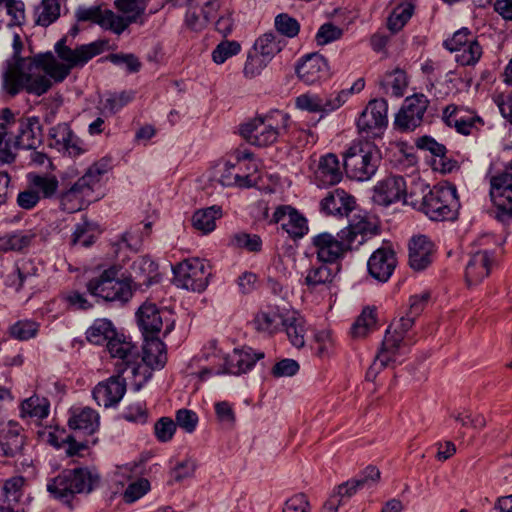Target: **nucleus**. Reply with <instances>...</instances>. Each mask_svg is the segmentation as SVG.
<instances>
[{
    "label": "nucleus",
    "instance_id": "1",
    "mask_svg": "<svg viewBox=\"0 0 512 512\" xmlns=\"http://www.w3.org/2000/svg\"><path fill=\"white\" fill-rule=\"evenodd\" d=\"M63 38L55 45L59 58L66 63H60L51 53L37 55L28 59H20L3 75V88L10 94L16 95L21 90L37 96L46 93L52 86V81L62 82L74 67L85 65L90 59L102 53L104 43L95 41L71 49Z\"/></svg>",
    "mask_w": 512,
    "mask_h": 512
},
{
    "label": "nucleus",
    "instance_id": "2",
    "mask_svg": "<svg viewBox=\"0 0 512 512\" xmlns=\"http://www.w3.org/2000/svg\"><path fill=\"white\" fill-rule=\"evenodd\" d=\"M409 198L406 204L421 211L431 220L457 218L460 203L455 186L437 185L430 189L423 182H414L410 187Z\"/></svg>",
    "mask_w": 512,
    "mask_h": 512
},
{
    "label": "nucleus",
    "instance_id": "3",
    "mask_svg": "<svg viewBox=\"0 0 512 512\" xmlns=\"http://www.w3.org/2000/svg\"><path fill=\"white\" fill-rule=\"evenodd\" d=\"M148 0H115L114 6L120 14L103 8L92 6L79 8L76 17L79 21H90L116 35L122 34L131 24L145 23V11Z\"/></svg>",
    "mask_w": 512,
    "mask_h": 512
},
{
    "label": "nucleus",
    "instance_id": "4",
    "mask_svg": "<svg viewBox=\"0 0 512 512\" xmlns=\"http://www.w3.org/2000/svg\"><path fill=\"white\" fill-rule=\"evenodd\" d=\"M289 121L287 113L275 110L247 120L240 125L239 132L250 145L267 147L287 132Z\"/></svg>",
    "mask_w": 512,
    "mask_h": 512
},
{
    "label": "nucleus",
    "instance_id": "5",
    "mask_svg": "<svg viewBox=\"0 0 512 512\" xmlns=\"http://www.w3.org/2000/svg\"><path fill=\"white\" fill-rule=\"evenodd\" d=\"M100 483V475L87 467L65 469L47 482V491L63 503L70 504L76 494H89Z\"/></svg>",
    "mask_w": 512,
    "mask_h": 512
},
{
    "label": "nucleus",
    "instance_id": "6",
    "mask_svg": "<svg viewBox=\"0 0 512 512\" xmlns=\"http://www.w3.org/2000/svg\"><path fill=\"white\" fill-rule=\"evenodd\" d=\"M415 318L406 314L396 323L391 324L386 330L381 347L375 356L373 363L367 370L366 379L374 381L377 375L386 367L397 362L400 348L404 343L405 334L411 329Z\"/></svg>",
    "mask_w": 512,
    "mask_h": 512
},
{
    "label": "nucleus",
    "instance_id": "7",
    "mask_svg": "<svg viewBox=\"0 0 512 512\" xmlns=\"http://www.w3.org/2000/svg\"><path fill=\"white\" fill-rule=\"evenodd\" d=\"M381 162L378 147L369 141L354 143L344 154L347 175L358 181H366L376 173Z\"/></svg>",
    "mask_w": 512,
    "mask_h": 512
},
{
    "label": "nucleus",
    "instance_id": "8",
    "mask_svg": "<svg viewBox=\"0 0 512 512\" xmlns=\"http://www.w3.org/2000/svg\"><path fill=\"white\" fill-rule=\"evenodd\" d=\"M87 290L105 301L127 302L132 297V285L125 280L119 266H111L99 276L89 280Z\"/></svg>",
    "mask_w": 512,
    "mask_h": 512
},
{
    "label": "nucleus",
    "instance_id": "9",
    "mask_svg": "<svg viewBox=\"0 0 512 512\" xmlns=\"http://www.w3.org/2000/svg\"><path fill=\"white\" fill-rule=\"evenodd\" d=\"M107 172L104 164L96 163L91 166L87 172L74 183L73 186L60 197V204L64 211L74 213L82 210L91 201V195L101 180L103 174Z\"/></svg>",
    "mask_w": 512,
    "mask_h": 512
},
{
    "label": "nucleus",
    "instance_id": "10",
    "mask_svg": "<svg viewBox=\"0 0 512 512\" xmlns=\"http://www.w3.org/2000/svg\"><path fill=\"white\" fill-rule=\"evenodd\" d=\"M174 282L177 287L203 292L211 277V271L204 261L198 258L186 259L173 268Z\"/></svg>",
    "mask_w": 512,
    "mask_h": 512
},
{
    "label": "nucleus",
    "instance_id": "11",
    "mask_svg": "<svg viewBox=\"0 0 512 512\" xmlns=\"http://www.w3.org/2000/svg\"><path fill=\"white\" fill-rule=\"evenodd\" d=\"M312 245L315 248L317 258L323 263H334L344 256L352 246L346 237H342V231L336 235L328 232L317 234L312 238Z\"/></svg>",
    "mask_w": 512,
    "mask_h": 512
},
{
    "label": "nucleus",
    "instance_id": "12",
    "mask_svg": "<svg viewBox=\"0 0 512 512\" xmlns=\"http://www.w3.org/2000/svg\"><path fill=\"white\" fill-rule=\"evenodd\" d=\"M388 103L385 99H373L363 110L357 120L360 133L367 137L379 136L388 124Z\"/></svg>",
    "mask_w": 512,
    "mask_h": 512
},
{
    "label": "nucleus",
    "instance_id": "13",
    "mask_svg": "<svg viewBox=\"0 0 512 512\" xmlns=\"http://www.w3.org/2000/svg\"><path fill=\"white\" fill-rule=\"evenodd\" d=\"M429 106L424 94L407 97L395 117V126L401 131H412L419 127Z\"/></svg>",
    "mask_w": 512,
    "mask_h": 512
},
{
    "label": "nucleus",
    "instance_id": "14",
    "mask_svg": "<svg viewBox=\"0 0 512 512\" xmlns=\"http://www.w3.org/2000/svg\"><path fill=\"white\" fill-rule=\"evenodd\" d=\"M107 349L111 357L118 359L115 364L117 373L122 374L128 369H131L133 375L137 373L139 369V352L131 341H128L123 335L115 334L108 341Z\"/></svg>",
    "mask_w": 512,
    "mask_h": 512
},
{
    "label": "nucleus",
    "instance_id": "15",
    "mask_svg": "<svg viewBox=\"0 0 512 512\" xmlns=\"http://www.w3.org/2000/svg\"><path fill=\"white\" fill-rule=\"evenodd\" d=\"M490 197L494 205L512 217V163L490 179Z\"/></svg>",
    "mask_w": 512,
    "mask_h": 512
},
{
    "label": "nucleus",
    "instance_id": "16",
    "mask_svg": "<svg viewBox=\"0 0 512 512\" xmlns=\"http://www.w3.org/2000/svg\"><path fill=\"white\" fill-rule=\"evenodd\" d=\"M496 265L494 252L487 249L473 253L466 265L465 280L468 286L478 285L489 276Z\"/></svg>",
    "mask_w": 512,
    "mask_h": 512
},
{
    "label": "nucleus",
    "instance_id": "17",
    "mask_svg": "<svg viewBox=\"0 0 512 512\" xmlns=\"http://www.w3.org/2000/svg\"><path fill=\"white\" fill-rule=\"evenodd\" d=\"M219 0H190L187 4L186 24L193 30L204 29L219 10Z\"/></svg>",
    "mask_w": 512,
    "mask_h": 512
},
{
    "label": "nucleus",
    "instance_id": "18",
    "mask_svg": "<svg viewBox=\"0 0 512 512\" xmlns=\"http://www.w3.org/2000/svg\"><path fill=\"white\" fill-rule=\"evenodd\" d=\"M348 99V92L340 91L336 96L323 97L318 94H302L296 98V106L311 113H328L341 107Z\"/></svg>",
    "mask_w": 512,
    "mask_h": 512
},
{
    "label": "nucleus",
    "instance_id": "19",
    "mask_svg": "<svg viewBox=\"0 0 512 512\" xmlns=\"http://www.w3.org/2000/svg\"><path fill=\"white\" fill-rule=\"evenodd\" d=\"M9 124L13 125L15 134L14 147L35 150L42 143L41 125L36 118L19 119Z\"/></svg>",
    "mask_w": 512,
    "mask_h": 512
},
{
    "label": "nucleus",
    "instance_id": "20",
    "mask_svg": "<svg viewBox=\"0 0 512 512\" xmlns=\"http://www.w3.org/2000/svg\"><path fill=\"white\" fill-rule=\"evenodd\" d=\"M375 198L382 205H389L399 200H410L409 192L404 178L398 175H391L380 181L375 187Z\"/></svg>",
    "mask_w": 512,
    "mask_h": 512
},
{
    "label": "nucleus",
    "instance_id": "21",
    "mask_svg": "<svg viewBox=\"0 0 512 512\" xmlns=\"http://www.w3.org/2000/svg\"><path fill=\"white\" fill-rule=\"evenodd\" d=\"M396 264L395 252L390 247H381L370 256L367 267L374 279L386 282L391 277Z\"/></svg>",
    "mask_w": 512,
    "mask_h": 512
},
{
    "label": "nucleus",
    "instance_id": "22",
    "mask_svg": "<svg viewBox=\"0 0 512 512\" xmlns=\"http://www.w3.org/2000/svg\"><path fill=\"white\" fill-rule=\"evenodd\" d=\"M50 146L69 156H77L83 152L81 141L67 123H61L49 131Z\"/></svg>",
    "mask_w": 512,
    "mask_h": 512
},
{
    "label": "nucleus",
    "instance_id": "23",
    "mask_svg": "<svg viewBox=\"0 0 512 512\" xmlns=\"http://www.w3.org/2000/svg\"><path fill=\"white\" fill-rule=\"evenodd\" d=\"M118 373L111 376L108 380L99 383L93 390V398L99 406L105 408L117 404L125 394L126 383Z\"/></svg>",
    "mask_w": 512,
    "mask_h": 512
},
{
    "label": "nucleus",
    "instance_id": "24",
    "mask_svg": "<svg viewBox=\"0 0 512 512\" xmlns=\"http://www.w3.org/2000/svg\"><path fill=\"white\" fill-rule=\"evenodd\" d=\"M271 222L281 223L282 228L293 238H301L308 231L306 219L291 206L277 207Z\"/></svg>",
    "mask_w": 512,
    "mask_h": 512
},
{
    "label": "nucleus",
    "instance_id": "25",
    "mask_svg": "<svg viewBox=\"0 0 512 512\" xmlns=\"http://www.w3.org/2000/svg\"><path fill=\"white\" fill-rule=\"evenodd\" d=\"M264 357L263 352H254L250 347L234 349L225 359V368L223 371H217V374L228 373L240 375L250 370L255 362Z\"/></svg>",
    "mask_w": 512,
    "mask_h": 512
},
{
    "label": "nucleus",
    "instance_id": "26",
    "mask_svg": "<svg viewBox=\"0 0 512 512\" xmlns=\"http://www.w3.org/2000/svg\"><path fill=\"white\" fill-rule=\"evenodd\" d=\"M296 72L303 82L314 84L328 75V65L322 55L312 53L302 58L296 67Z\"/></svg>",
    "mask_w": 512,
    "mask_h": 512
},
{
    "label": "nucleus",
    "instance_id": "27",
    "mask_svg": "<svg viewBox=\"0 0 512 512\" xmlns=\"http://www.w3.org/2000/svg\"><path fill=\"white\" fill-rule=\"evenodd\" d=\"M433 243L424 235L415 236L409 244V264L415 271H422L432 263Z\"/></svg>",
    "mask_w": 512,
    "mask_h": 512
},
{
    "label": "nucleus",
    "instance_id": "28",
    "mask_svg": "<svg viewBox=\"0 0 512 512\" xmlns=\"http://www.w3.org/2000/svg\"><path fill=\"white\" fill-rule=\"evenodd\" d=\"M144 337L158 336L163 327V316L154 303H143L136 313Z\"/></svg>",
    "mask_w": 512,
    "mask_h": 512
},
{
    "label": "nucleus",
    "instance_id": "29",
    "mask_svg": "<svg viewBox=\"0 0 512 512\" xmlns=\"http://www.w3.org/2000/svg\"><path fill=\"white\" fill-rule=\"evenodd\" d=\"M125 280H128L130 284L134 281L137 285L149 286L153 282L158 281V265L148 256L138 257L133 261L130 272Z\"/></svg>",
    "mask_w": 512,
    "mask_h": 512
},
{
    "label": "nucleus",
    "instance_id": "30",
    "mask_svg": "<svg viewBox=\"0 0 512 512\" xmlns=\"http://www.w3.org/2000/svg\"><path fill=\"white\" fill-rule=\"evenodd\" d=\"M442 119L448 126L455 127L457 132L468 135L474 125L475 116L465 108L450 104L444 109Z\"/></svg>",
    "mask_w": 512,
    "mask_h": 512
},
{
    "label": "nucleus",
    "instance_id": "31",
    "mask_svg": "<svg viewBox=\"0 0 512 512\" xmlns=\"http://www.w3.org/2000/svg\"><path fill=\"white\" fill-rule=\"evenodd\" d=\"M354 199L342 189L328 192L321 201V208L331 215H348L354 209Z\"/></svg>",
    "mask_w": 512,
    "mask_h": 512
},
{
    "label": "nucleus",
    "instance_id": "32",
    "mask_svg": "<svg viewBox=\"0 0 512 512\" xmlns=\"http://www.w3.org/2000/svg\"><path fill=\"white\" fill-rule=\"evenodd\" d=\"M316 178L323 185H334L340 182L342 170L335 154L329 153L320 158Z\"/></svg>",
    "mask_w": 512,
    "mask_h": 512
},
{
    "label": "nucleus",
    "instance_id": "33",
    "mask_svg": "<svg viewBox=\"0 0 512 512\" xmlns=\"http://www.w3.org/2000/svg\"><path fill=\"white\" fill-rule=\"evenodd\" d=\"M142 361L153 369L162 368L167 361L165 344L158 336L144 337Z\"/></svg>",
    "mask_w": 512,
    "mask_h": 512
},
{
    "label": "nucleus",
    "instance_id": "34",
    "mask_svg": "<svg viewBox=\"0 0 512 512\" xmlns=\"http://www.w3.org/2000/svg\"><path fill=\"white\" fill-rule=\"evenodd\" d=\"M69 427L74 431H81L84 434H93L99 426V416L91 408H83L73 412L68 420Z\"/></svg>",
    "mask_w": 512,
    "mask_h": 512
},
{
    "label": "nucleus",
    "instance_id": "35",
    "mask_svg": "<svg viewBox=\"0 0 512 512\" xmlns=\"http://www.w3.org/2000/svg\"><path fill=\"white\" fill-rule=\"evenodd\" d=\"M24 445V437L17 427L3 428L0 431V454L14 457L19 454Z\"/></svg>",
    "mask_w": 512,
    "mask_h": 512
},
{
    "label": "nucleus",
    "instance_id": "36",
    "mask_svg": "<svg viewBox=\"0 0 512 512\" xmlns=\"http://www.w3.org/2000/svg\"><path fill=\"white\" fill-rule=\"evenodd\" d=\"M288 340L295 348H302L305 345L306 327L304 319L295 313L287 315L282 320Z\"/></svg>",
    "mask_w": 512,
    "mask_h": 512
},
{
    "label": "nucleus",
    "instance_id": "37",
    "mask_svg": "<svg viewBox=\"0 0 512 512\" xmlns=\"http://www.w3.org/2000/svg\"><path fill=\"white\" fill-rule=\"evenodd\" d=\"M377 230L378 229L375 224L371 223L366 218H360L357 222L349 224L341 231L342 237H346L353 247L355 242L362 244L366 235L377 234Z\"/></svg>",
    "mask_w": 512,
    "mask_h": 512
},
{
    "label": "nucleus",
    "instance_id": "38",
    "mask_svg": "<svg viewBox=\"0 0 512 512\" xmlns=\"http://www.w3.org/2000/svg\"><path fill=\"white\" fill-rule=\"evenodd\" d=\"M285 42L274 33H266L259 37L255 44L254 49L267 62L278 54L284 47Z\"/></svg>",
    "mask_w": 512,
    "mask_h": 512
},
{
    "label": "nucleus",
    "instance_id": "39",
    "mask_svg": "<svg viewBox=\"0 0 512 512\" xmlns=\"http://www.w3.org/2000/svg\"><path fill=\"white\" fill-rule=\"evenodd\" d=\"M35 236L32 231H17L0 236V252L21 251L31 244Z\"/></svg>",
    "mask_w": 512,
    "mask_h": 512
},
{
    "label": "nucleus",
    "instance_id": "40",
    "mask_svg": "<svg viewBox=\"0 0 512 512\" xmlns=\"http://www.w3.org/2000/svg\"><path fill=\"white\" fill-rule=\"evenodd\" d=\"M219 217H221V208L218 206H211L206 209L196 211L192 216V225L196 230L203 234H207L215 229V220Z\"/></svg>",
    "mask_w": 512,
    "mask_h": 512
},
{
    "label": "nucleus",
    "instance_id": "41",
    "mask_svg": "<svg viewBox=\"0 0 512 512\" xmlns=\"http://www.w3.org/2000/svg\"><path fill=\"white\" fill-rule=\"evenodd\" d=\"M116 334L112 323L107 319H97L93 325L87 330L86 338L89 342L101 345L108 343Z\"/></svg>",
    "mask_w": 512,
    "mask_h": 512
},
{
    "label": "nucleus",
    "instance_id": "42",
    "mask_svg": "<svg viewBox=\"0 0 512 512\" xmlns=\"http://www.w3.org/2000/svg\"><path fill=\"white\" fill-rule=\"evenodd\" d=\"M28 183L41 198H51L58 189V180L52 175L29 174Z\"/></svg>",
    "mask_w": 512,
    "mask_h": 512
},
{
    "label": "nucleus",
    "instance_id": "43",
    "mask_svg": "<svg viewBox=\"0 0 512 512\" xmlns=\"http://www.w3.org/2000/svg\"><path fill=\"white\" fill-rule=\"evenodd\" d=\"M335 277V273L325 263L311 266L305 276L304 283L310 289H315L320 285L330 284Z\"/></svg>",
    "mask_w": 512,
    "mask_h": 512
},
{
    "label": "nucleus",
    "instance_id": "44",
    "mask_svg": "<svg viewBox=\"0 0 512 512\" xmlns=\"http://www.w3.org/2000/svg\"><path fill=\"white\" fill-rule=\"evenodd\" d=\"M219 172L221 173L219 182L223 186L248 188L254 185V180H252L251 175H241L240 173L235 172V165L229 162H226Z\"/></svg>",
    "mask_w": 512,
    "mask_h": 512
},
{
    "label": "nucleus",
    "instance_id": "45",
    "mask_svg": "<svg viewBox=\"0 0 512 512\" xmlns=\"http://www.w3.org/2000/svg\"><path fill=\"white\" fill-rule=\"evenodd\" d=\"M7 15L8 26H20L25 21V5L20 0H0V16Z\"/></svg>",
    "mask_w": 512,
    "mask_h": 512
},
{
    "label": "nucleus",
    "instance_id": "46",
    "mask_svg": "<svg viewBox=\"0 0 512 512\" xmlns=\"http://www.w3.org/2000/svg\"><path fill=\"white\" fill-rule=\"evenodd\" d=\"M49 414V402L46 398L31 396L21 404L22 417H34L43 419Z\"/></svg>",
    "mask_w": 512,
    "mask_h": 512
},
{
    "label": "nucleus",
    "instance_id": "47",
    "mask_svg": "<svg viewBox=\"0 0 512 512\" xmlns=\"http://www.w3.org/2000/svg\"><path fill=\"white\" fill-rule=\"evenodd\" d=\"M36 23L47 27L55 22L60 16V4L58 0H42L36 10Z\"/></svg>",
    "mask_w": 512,
    "mask_h": 512
},
{
    "label": "nucleus",
    "instance_id": "48",
    "mask_svg": "<svg viewBox=\"0 0 512 512\" xmlns=\"http://www.w3.org/2000/svg\"><path fill=\"white\" fill-rule=\"evenodd\" d=\"M284 318L277 311L269 309L260 311L254 319V324L258 331L273 333L280 324L282 325Z\"/></svg>",
    "mask_w": 512,
    "mask_h": 512
},
{
    "label": "nucleus",
    "instance_id": "49",
    "mask_svg": "<svg viewBox=\"0 0 512 512\" xmlns=\"http://www.w3.org/2000/svg\"><path fill=\"white\" fill-rule=\"evenodd\" d=\"M482 47L476 40L468 42L460 50L456 52L455 60L462 66H473L475 65L482 56Z\"/></svg>",
    "mask_w": 512,
    "mask_h": 512
},
{
    "label": "nucleus",
    "instance_id": "50",
    "mask_svg": "<svg viewBox=\"0 0 512 512\" xmlns=\"http://www.w3.org/2000/svg\"><path fill=\"white\" fill-rule=\"evenodd\" d=\"M375 324V311L369 308L364 309L351 328L352 336L354 338L365 337Z\"/></svg>",
    "mask_w": 512,
    "mask_h": 512
},
{
    "label": "nucleus",
    "instance_id": "51",
    "mask_svg": "<svg viewBox=\"0 0 512 512\" xmlns=\"http://www.w3.org/2000/svg\"><path fill=\"white\" fill-rule=\"evenodd\" d=\"M229 244L234 248L246 249L249 252H259L262 247V240L256 234L238 232L231 236Z\"/></svg>",
    "mask_w": 512,
    "mask_h": 512
},
{
    "label": "nucleus",
    "instance_id": "52",
    "mask_svg": "<svg viewBox=\"0 0 512 512\" xmlns=\"http://www.w3.org/2000/svg\"><path fill=\"white\" fill-rule=\"evenodd\" d=\"M413 5L411 3H405L396 7L390 17L388 18V28L392 32L399 31L411 18L413 14Z\"/></svg>",
    "mask_w": 512,
    "mask_h": 512
},
{
    "label": "nucleus",
    "instance_id": "53",
    "mask_svg": "<svg viewBox=\"0 0 512 512\" xmlns=\"http://www.w3.org/2000/svg\"><path fill=\"white\" fill-rule=\"evenodd\" d=\"M9 335L19 341L33 338L38 332V324L30 320H19L9 327Z\"/></svg>",
    "mask_w": 512,
    "mask_h": 512
},
{
    "label": "nucleus",
    "instance_id": "54",
    "mask_svg": "<svg viewBox=\"0 0 512 512\" xmlns=\"http://www.w3.org/2000/svg\"><path fill=\"white\" fill-rule=\"evenodd\" d=\"M13 125L7 123H0V160L5 163H11L15 154L11 145V138L9 135L13 134L12 131Z\"/></svg>",
    "mask_w": 512,
    "mask_h": 512
},
{
    "label": "nucleus",
    "instance_id": "55",
    "mask_svg": "<svg viewBox=\"0 0 512 512\" xmlns=\"http://www.w3.org/2000/svg\"><path fill=\"white\" fill-rule=\"evenodd\" d=\"M24 484L23 477H12L5 481L3 486V500L2 503H15L20 502L22 497V487Z\"/></svg>",
    "mask_w": 512,
    "mask_h": 512
},
{
    "label": "nucleus",
    "instance_id": "56",
    "mask_svg": "<svg viewBox=\"0 0 512 512\" xmlns=\"http://www.w3.org/2000/svg\"><path fill=\"white\" fill-rule=\"evenodd\" d=\"M240 50L241 46L237 41H222L213 50L212 59L216 64H222Z\"/></svg>",
    "mask_w": 512,
    "mask_h": 512
},
{
    "label": "nucleus",
    "instance_id": "57",
    "mask_svg": "<svg viewBox=\"0 0 512 512\" xmlns=\"http://www.w3.org/2000/svg\"><path fill=\"white\" fill-rule=\"evenodd\" d=\"M275 27L280 34L289 38L297 36L300 30L299 22L286 13L276 16Z\"/></svg>",
    "mask_w": 512,
    "mask_h": 512
},
{
    "label": "nucleus",
    "instance_id": "58",
    "mask_svg": "<svg viewBox=\"0 0 512 512\" xmlns=\"http://www.w3.org/2000/svg\"><path fill=\"white\" fill-rule=\"evenodd\" d=\"M29 262H23L21 266L16 267L12 273L7 276V285L19 290L23 287L25 281L29 280L35 274V268L31 271L27 269L30 266Z\"/></svg>",
    "mask_w": 512,
    "mask_h": 512
},
{
    "label": "nucleus",
    "instance_id": "59",
    "mask_svg": "<svg viewBox=\"0 0 512 512\" xmlns=\"http://www.w3.org/2000/svg\"><path fill=\"white\" fill-rule=\"evenodd\" d=\"M133 98L134 93L132 91L109 94L103 103V107L108 110L110 114H115L132 101Z\"/></svg>",
    "mask_w": 512,
    "mask_h": 512
},
{
    "label": "nucleus",
    "instance_id": "60",
    "mask_svg": "<svg viewBox=\"0 0 512 512\" xmlns=\"http://www.w3.org/2000/svg\"><path fill=\"white\" fill-rule=\"evenodd\" d=\"M384 84L391 87L392 94L394 96H403L408 84L405 72L400 69H396L393 72L388 73L385 77Z\"/></svg>",
    "mask_w": 512,
    "mask_h": 512
},
{
    "label": "nucleus",
    "instance_id": "61",
    "mask_svg": "<svg viewBox=\"0 0 512 512\" xmlns=\"http://www.w3.org/2000/svg\"><path fill=\"white\" fill-rule=\"evenodd\" d=\"M342 35L343 30L340 27L332 23H325L320 26L315 39L318 45H326L339 40Z\"/></svg>",
    "mask_w": 512,
    "mask_h": 512
},
{
    "label": "nucleus",
    "instance_id": "62",
    "mask_svg": "<svg viewBox=\"0 0 512 512\" xmlns=\"http://www.w3.org/2000/svg\"><path fill=\"white\" fill-rule=\"evenodd\" d=\"M476 40V38L471 34L468 28H462L456 31L450 39L444 41V46L451 52L456 53L460 50L464 45H467L468 42H472Z\"/></svg>",
    "mask_w": 512,
    "mask_h": 512
},
{
    "label": "nucleus",
    "instance_id": "63",
    "mask_svg": "<svg viewBox=\"0 0 512 512\" xmlns=\"http://www.w3.org/2000/svg\"><path fill=\"white\" fill-rule=\"evenodd\" d=\"M451 417L459 422L462 427H471L480 430L486 426V419L482 414L473 415L469 411H464L453 413Z\"/></svg>",
    "mask_w": 512,
    "mask_h": 512
},
{
    "label": "nucleus",
    "instance_id": "64",
    "mask_svg": "<svg viewBox=\"0 0 512 512\" xmlns=\"http://www.w3.org/2000/svg\"><path fill=\"white\" fill-rule=\"evenodd\" d=\"M176 431L175 422L169 417L160 418L154 425V433L158 441L168 442Z\"/></svg>",
    "mask_w": 512,
    "mask_h": 512
}]
</instances>
